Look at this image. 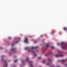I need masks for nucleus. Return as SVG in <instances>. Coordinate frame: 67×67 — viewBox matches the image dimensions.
<instances>
[{"mask_svg": "<svg viewBox=\"0 0 67 67\" xmlns=\"http://www.w3.org/2000/svg\"><path fill=\"white\" fill-rule=\"evenodd\" d=\"M25 49V50H26L27 49H29V48L26 47V48Z\"/></svg>", "mask_w": 67, "mask_h": 67, "instance_id": "nucleus-11", "label": "nucleus"}, {"mask_svg": "<svg viewBox=\"0 0 67 67\" xmlns=\"http://www.w3.org/2000/svg\"><path fill=\"white\" fill-rule=\"evenodd\" d=\"M49 63H47V66H48V65H49Z\"/></svg>", "mask_w": 67, "mask_h": 67, "instance_id": "nucleus-25", "label": "nucleus"}, {"mask_svg": "<svg viewBox=\"0 0 67 67\" xmlns=\"http://www.w3.org/2000/svg\"><path fill=\"white\" fill-rule=\"evenodd\" d=\"M34 56L35 57V56H37V55H36V54H35L34 55Z\"/></svg>", "mask_w": 67, "mask_h": 67, "instance_id": "nucleus-19", "label": "nucleus"}, {"mask_svg": "<svg viewBox=\"0 0 67 67\" xmlns=\"http://www.w3.org/2000/svg\"><path fill=\"white\" fill-rule=\"evenodd\" d=\"M55 57H63V56H64V55L63 54H61L60 55L57 54L55 55Z\"/></svg>", "mask_w": 67, "mask_h": 67, "instance_id": "nucleus-2", "label": "nucleus"}, {"mask_svg": "<svg viewBox=\"0 0 67 67\" xmlns=\"http://www.w3.org/2000/svg\"><path fill=\"white\" fill-rule=\"evenodd\" d=\"M38 59H41V57H39L38 58Z\"/></svg>", "mask_w": 67, "mask_h": 67, "instance_id": "nucleus-23", "label": "nucleus"}, {"mask_svg": "<svg viewBox=\"0 0 67 67\" xmlns=\"http://www.w3.org/2000/svg\"><path fill=\"white\" fill-rule=\"evenodd\" d=\"M9 62H10V61H9Z\"/></svg>", "mask_w": 67, "mask_h": 67, "instance_id": "nucleus-39", "label": "nucleus"}, {"mask_svg": "<svg viewBox=\"0 0 67 67\" xmlns=\"http://www.w3.org/2000/svg\"><path fill=\"white\" fill-rule=\"evenodd\" d=\"M67 60V58H66L65 59H64L63 60H61V62H65V61H66V60Z\"/></svg>", "mask_w": 67, "mask_h": 67, "instance_id": "nucleus-5", "label": "nucleus"}, {"mask_svg": "<svg viewBox=\"0 0 67 67\" xmlns=\"http://www.w3.org/2000/svg\"><path fill=\"white\" fill-rule=\"evenodd\" d=\"M16 57V56H15V57Z\"/></svg>", "mask_w": 67, "mask_h": 67, "instance_id": "nucleus-35", "label": "nucleus"}, {"mask_svg": "<svg viewBox=\"0 0 67 67\" xmlns=\"http://www.w3.org/2000/svg\"><path fill=\"white\" fill-rule=\"evenodd\" d=\"M48 55V54H45V56H47Z\"/></svg>", "mask_w": 67, "mask_h": 67, "instance_id": "nucleus-20", "label": "nucleus"}, {"mask_svg": "<svg viewBox=\"0 0 67 67\" xmlns=\"http://www.w3.org/2000/svg\"><path fill=\"white\" fill-rule=\"evenodd\" d=\"M54 66H55V65L53 64L50 66V67H54Z\"/></svg>", "mask_w": 67, "mask_h": 67, "instance_id": "nucleus-10", "label": "nucleus"}, {"mask_svg": "<svg viewBox=\"0 0 67 67\" xmlns=\"http://www.w3.org/2000/svg\"><path fill=\"white\" fill-rule=\"evenodd\" d=\"M66 47H67V44L64 45L62 47V49H65Z\"/></svg>", "mask_w": 67, "mask_h": 67, "instance_id": "nucleus-4", "label": "nucleus"}, {"mask_svg": "<svg viewBox=\"0 0 67 67\" xmlns=\"http://www.w3.org/2000/svg\"><path fill=\"white\" fill-rule=\"evenodd\" d=\"M35 43H36V41H35Z\"/></svg>", "mask_w": 67, "mask_h": 67, "instance_id": "nucleus-36", "label": "nucleus"}, {"mask_svg": "<svg viewBox=\"0 0 67 67\" xmlns=\"http://www.w3.org/2000/svg\"><path fill=\"white\" fill-rule=\"evenodd\" d=\"M24 41L26 43H28V39L27 37L25 38Z\"/></svg>", "mask_w": 67, "mask_h": 67, "instance_id": "nucleus-3", "label": "nucleus"}, {"mask_svg": "<svg viewBox=\"0 0 67 67\" xmlns=\"http://www.w3.org/2000/svg\"><path fill=\"white\" fill-rule=\"evenodd\" d=\"M58 67H59V66H57Z\"/></svg>", "mask_w": 67, "mask_h": 67, "instance_id": "nucleus-34", "label": "nucleus"}, {"mask_svg": "<svg viewBox=\"0 0 67 67\" xmlns=\"http://www.w3.org/2000/svg\"><path fill=\"white\" fill-rule=\"evenodd\" d=\"M43 62H44V61H43Z\"/></svg>", "mask_w": 67, "mask_h": 67, "instance_id": "nucleus-40", "label": "nucleus"}, {"mask_svg": "<svg viewBox=\"0 0 67 67\" xmlns=\"http://www.w3.org/2000/svg\"><path fill=\"white\" fill-rule=\"evenodd\" d=\"M58 53H62V52L59 51H58Z\"/></svg>", "mask_w": 67, "mask_h": 67, "instance_id": "nucleus-13", "label": "nucleus"}, {"mask_svg": "<svg viewBox=\"0 0 67 67\" xmlns=\"http://www.w3.org/2000/svg\"><path fill=\"white\" fill-rule=\"evenodd\" d=\"M18 41H16V43H18Z\"/></svg>", "mask_w": 67, "mask_h": 67, "instance_id": "nucleus-28", "label": "nucleus"}, {"mask_svg": "<svg viewBox=\"0 0 67 67\" xmlns=\"http://www.w3.org/2000/svg\"><path fill=\"white\" fill-rule=\"evenodd\" d=\"M30 66H31V67H34V66L30 64Z\"/></svg>", "mask_w": 67, "mask_h": 67, "instance_id": "nucleus-14", "label": "nucleus"}, {"mask_svg": "<svg viewBox=\"0 0 67 67\" xmlns=\"http://www.w3.org/2000/svg\"><path fill=\"white\" fill-rule=\"evenodd\" d=\"M43 36L42 35L41 36V37H42Z\"/></svg>", "mask_w": 67, "mask_h": 67, "instance_id": "nucleus-32", "label": "nucleus"}, {"mask_svg": "<svg viewBox=\"0 0 67 67\" xmlns=\"http://www.w3.org/2000/svg\"><path fill=\"white\" fill-rule=\"evenodd\" d=\"M29 59V57H27V58L26 60H25V61H27Z\"/></svg>", "mask_w": 67, "mask_h": 67, "instance_id": "nucleus-8", "label": "nucleus"}, {"mask_svg": "<svg viewBox=\"0 0 67 67\" xmlns=\"http://www.w3.org/2000/svg\"><path fill=\"white\" fill-rule=\"evenodd\" d=\"M64 29L65 30H66L67 29V28H64Z\"/></svg>", "mask_w": 67, "mask_h": 67, "instance_id": "nucleus-18", "label": "nucleus"}, {"mask_svg": "<svg viewBox=\"0 0 67 67\" xmlns=\"http://www.w3.org/2000/svg\"><path fill=\"white\" fill-rule=\"evenodd\" d=\"M48 54H52V53L49 52V53H48Z\"/></svg>", "mask_w": 67, "mask_h": 67, "instance_id": "nucleus-26", "label": "nucleus"}, {"mask_svg": "<svg viewBox=\"0 0 67 67\" xmlns=\"http://www.w3.org/2000/svg\"><path fill=\"white\" fill-rule=\"evenodd\" d=\"M66 65H67V64H65Z\"/></svg>", "mask_w": 67, "mask_h": 67, "instance_id": "nucleus-37", "label": "nucleus"}, {"mask_svg": "<svg viewBox=\"0 0 67 67\" xmlns=\"http://www.w3.org/2000/svg\"><path fill=\"white\" fill-rule=\"evenodd\" d=\"M21 62H24V61L23 60H21Z\"/></svg>", "mask_w": 67, "mask_h": 67, "instance_id": "nucleus-24", "label": "nucleus"}, {"mask_svg": "<svg viewBox=\"0 0 67 67\" xmlns=\"http://www.w3.org/2000/svg\"><path fill=\"white\" fill-rule=\"evenodd\" d=\"M49 44H50L49 43H47L46 44L47 47H48V46H49Z\"/></svg>", "mask_w": 67, "mask_h": 67, "instance_id": "nucleus-9", "label": "nucleus"}, {"mask_svg": "<svg viewBox=\"0 0 67 67\" xmlns=\"http://www.w3.org/2000/svg\"><path fill=\"white\" fill-rule=\"evenodd\" d=\"M18 61V60H16L14 61V62H16Z\"/></svg>", "mask_w": 67, "mask_h": 67, "instance_id": "nucleus-16", "label": "nucleus"}, {"mask_svg": "<svg viewBox=\"0 0 67 67\" xmlns=\"http://www.w3.org/2000/svg\"><path fill=\"white\" fill-rule=\"evenodd\" d=\"M2 49V48H1V47H0V49Z\"/></svg>", "mask_w": 67, "mask_h": 67, "instance_id": "nucleus-31", "label": "nucleus"}, {"mask_svg": "<svg viewBox=\"0 0 67 67\" xmlns=\"http://www.w3.org/2000/svg\"><path fill=\"white\" fill-rule=\"evenodd\" d=\"M9 40H10V39H11V37H9Z\"/></svg>", "mask_w": 67, "mask_h": 67, "instance_id": "nucleus-21", "label": "nucleus"}, {"mask_svg": "<svg viewBox=\"0 0 67 67\" xmlns=\"http://www.w3.org/2000/svg\"><path fill=\"white\" fill-rule=\"evenodd\" d=\"M13 50H14V49L13 48H11V50H10V52L9 53V54H11V53H10V52H11V53L12 52V51H13Z\"/></svg>", "mask_w": 67, "mask_h": 67, "instance_id": "nucleus-6", "label": "nucleus"}, {"mask_svg": "<svg viewBox=\"0 0 67 67\" xmlns=\"http://www.w3.org/2000/svg\"><path fill=\"white\" fill-rule=\"evenodd\" d=\"M57 44L58 45H59V43H58Z\"/></svg>", "mask_w": 67, "mask_h": 67, "instance_id": "nucleus-27", "label": "nucleus"}, {"mask_svg": "<svg viewBox=\"0 0 67 67\" xmlns=\"http://www.w3.org/2000/svg\"><path fill=\"white\" fill-rule=\"evenodd\" d=\"M54 34V32H52L51 33V34Z\"/></svg>", "mask_w": 67, "mask_h": 67, "instance_id": "nucleus-22", "label": "nucleus"}, {"mask_svg": "<svg viewBox=\"0 0 67 67\" xmlns=\"http://www.w3.org/2000/svg\"><path fill=\"white\" fill-rule=\"evenodd\" d=\"M32 61H30V63H32Z\"/></svg>", "mask_w": 67, "mask_h": 67, "instance_id": "nucleus-29", "label": "nucleus"}, {"mask_svg": "<svg viewBox=\"0 0 67 67\" xmlns=\"http://www.w3.org/2000/svg\"><path fill=\"white\" fill-rule=\"evenodd\" d=\"M61 45H64V44H65V43L64 42H62L61 43Z\"/></svg>", "mask_w": 67, "mask_h": 67, "instance_id": "nucleus-12", "label": "nucleus"}, {"mask_svg": "<svg viewBox=\"0 0 67 67\" xmlns=\"http://www.w3.org/2000/svg\"><path fill=\"white\" fill-rule=\"evenodd\" d=\"M4 57V55H2V59H1V60L2 61H3L4 60L3 59V57Z\"/></svg>", "mask_w": 67, "mask_h": 67, "instance_id": "nucleus-7", "label": "nucleus"}, {"mask_svg": "<svg viewBox=\"0 0 67 67\" xmlns=\"http://www.w3.org/2000/svg\"><path fill=\"white\" fill-rule=\"evenodd\" d=\"M52 49H54L55 48L54 47H52Z\"/></svg>", "mask_w": 67, "mask_h": 67, "instance_id": "nucleus-15", "label": "nucleus"}, {"mask_svg": "<svg viewBox=\"0 0 67 67\" xmlns=\"http://www.w3.org/2000/svg\"><path fill=\"white\" fill-rule=\"evenodd\" d=\"M38 47H32L31 49V50H29V52H32L33 53H34V52L33 51V49H34V48H38Z\"/></svg>", "mask_w": 67, "mask_h": 67, "instance_id": "nucleus-1", "label": "nucleus"}, {"mask_svg": "<svg viewBox=\"0 0 67 67\" xmlns=\"http://www.w3.org/2000/svg\"><path fill=\"white\" fill-rule=\"evenodd\" d=\"M58 61H59V60H58Z\"/></svg>", "mask_w": 67, "mask_h": 67, "instance_id": "nucleus-38", "label": "nucleus"}, {"mask_svg": "<svg viewBox=\"0 0 67 67\" xmlns=\"http://www.w3.org/2000/svg\"><path fill=\"white\" fill-rule=\"evenodd\" d=\"M20 67H21V65H20Z\"/></svg>", "mask_w": 67, "mask_h": 67, "instance_id": "nucleus-33", "label": "nucleus"}, {"mask_svg": "<svg viewBox=\"0 0 67 67\" xmlns=\"http://www.w3.org/2000/svg\"><path fill=\"white\" fill-rule=\"evenodd\" d=\"M14 44V43H13L12 44V45H13Z\"/></svg>", "mask_w": 67, "mask_h": 67, "instance_id": "nucleus-30", "label": "nucleus"}, {"mask_svg": "<svg viewBox=\"0 0 67 67\" xmlns=\"http://www.w3.org/2000/svg\"><path fill=\"white\" fill-rule=\"evenodd\" d=\"M48 60H49V61H50V62H51V60L50 59H48Z\"/></svg>", "mask_w": 67, "mask_h": 67, "instance_id": "nucleus-17", "label": "nucleus"}]
</instances>
